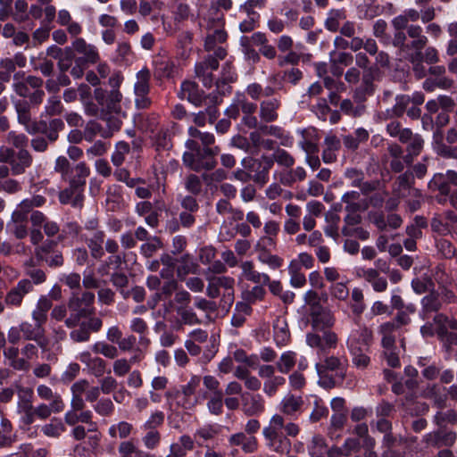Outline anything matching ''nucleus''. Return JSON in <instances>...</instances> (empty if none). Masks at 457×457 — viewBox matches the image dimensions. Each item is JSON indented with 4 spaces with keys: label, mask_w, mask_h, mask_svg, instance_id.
Returning <instances> with one entry per match:
<instances>
[{
    "label": "nucleus",
    "mask_w": 457,
    "mask_h": 457,
    "mask_svg": "<svg viewBox=\"0 0 457 457\" xmlns=\"http://www.w3.org/2000/svg\"><path fill=\"white\" fill-rule=\"evenodd\" d=\"M94 303V293L89 291L73 292L68 300V308L72 313L65 320L66 327L74 328L82 318L92 315L95 312Z\"/></svg>",
    "instance_id": "1"
},
{
    "label": "nucleus",
    "mask_w": 457,
    "mask_h": 457,
    "mask_svg": "<svg viewBox=\"0 0 457 457\" xmlns=\"http://www.w3.org/2000/svg\"><path fill=\"white\" fill-rule=\"evenodd\" d=\"M282 426L283 416L275 413L270 417L268 426L263 428L262 436L270 451L279 454H287L291 449V441L282 433Z\"/></svg>",
    "instance_id": "2"
},
{
    "label": "nucleus",
    "mask_w": 457,
    "mask_h": 457,
    "mask_svg": "<svg viewBox=\"0 0 457 457\" xmlns=\"http://www.w3.org/2000/svg\"><path fill=\"white\" fill-rule=\"evenodd\" d=\"M207 280V296L215 299L220 295L222 290L219 307L222 311L228 312L235 301V279L228 276H213L208 278Z\"/></svg>",
    "instance_id": "3"
},
{
    "label": "nucleus",
    "mask_w": 457,
    "mask_h": 457,
    "mask_svg": "<svg viewBox=\"0 0 457 457\" xmlns=\"http://www.w3.org/2000/svg\"><path fill=\"white\" fill-rule=\"evenodd\" d=\"M179 97L186 99L195 106H200L204 103L209 104L206 112L210 115L211 122L216 119V111L211 105H215L219 103V96L216 93H212L208 96H204L203 91L198 87V85L193 81H184L181 84Z\"/></svg>",
    "instance_id": "4"
},
{
    "label": "nucleus",
    "mask_w": 457,
    "mask_h": 457,
    "mask_svg": "<svg viewBox=\"0 0 457 457\" xmlns=\"http://www.w3.org/2000/svg\"><path fill=\"white\" fill-rule=\"evenodd\" d=\"M220 153L218 146L204 147L197 153L185 152L183 163L196 172L211 170L215 168L217 162L215 156Z\"/></svg>",
    "instance_id": "5"
},
{
    "label": "nucleus",
    "mask_w": 457,
    "mask_h": 457,
    "mask_svg": "<svg viewBox=\"0 0 457 457\" xmlns=\"http://www.w3.org/2000/svg\"><path fill=\"white\" fill-rule=\"evenodd\" d=\"M33 157L26 149L14 151L9 147L0 148V162L9 163L13 175H21L32 164Z\"/></svg>",
    "instance_id": "6"
},
{
    "label": "nucleus",
    "mask_w": 457,
    "mask_h": 457,
    "mask_svg": "<svg viewBox=\"0 0 457 457\" xmlns=\"http://www.w3.org/2000/svg\"><path fill=\"white\" fill-rule=\"evenodd\" d=\"M227 56V50L224 47H219L215 51V56L209 54L203 62H197L195 67V76L203 82L206 87H211L213 83L212 71L219 67V61Z\"/></svg>",
    "instance_id": "7"
},
{
    "label": "nucleus",
    "mask_w": 457,
    "mask_h": 457,
    "mask_svg": "<svg viewBox=\"0 0 457 457\" xmlns=\"http://www.w3.org/2000/svg\"><path fill=\"white\" fill-rule=\"evenodd\" d=\"M436 16V9L433 6H428L425 9L418 11L414 8L405 10L402 14L395 16L392 20V26L395 31L404 30L409 22H416L420 19L423 23L432 21Z\"/></svg>",
    "instance_id": "8"
},
{
    "label": "nucleus",
    "mask_w": 457,
    "mask_h": 457,
    "mask_svg": "<svg viewBox=\"0 0 457 457\" xmlns=\"http://www.w3.org/2000/svg\"><path fill=\"white\" fill-rule=\"evenodd\" d=\"M428 42V37L411 39L410 42H407L406 34L404 31L399 30L395 31L392 44L395 47L399 48L401 52L405 53L406 58H408V54H420L421 51L426 47Z\"/></svg>",
    "instance_id": "9"
},
{
    "label": "nucleus",
    "mask_w": 457,
    "mask_h": 457,
    "mask_svg": "<svg viewBox=\"0 0 457 457\" xmlns=\"http://www.w3.org/2000/svg\"><path fill=\"white\" fill-rule=\"evenodd\" d=\"M33 291V285L30 279H21L17 285L12 287L4 296V303L9 307L20 308L24 297Z\"/></svg>",
    "instance_id": "10"
},
{
    "label": "nucleus",
    "mask_w": 457,
    "mask_h": 457,
    "mask_svg": "<svg viewBox=\"0 0 457 457\" xmlns=\"http://www.w3.org/2000/svg\"><path fill=\"white\" fill-rule=\"evenodd\" d=\"M201 383V378L194 375L190 378L189 381L181 386V390L177 393L179 399V404L184 409L189 410L195 406L197 403V398L195 397L196 389L199 387Z\"/></svg>",
    "instance_id": "11"
},
{
    "label": "nucleus",
    "mask_w": 457,
    "mask_h": 457,
    "mask_svg": "<svg viewBox=\"0 0 457 457\" xmlns=\"http://www.w3.org/2000/svg\"><path fill=\"white\" fill-rule=\"evenodd\" d=\"M371 342L372 331L365 326L353 329L347 339V345L351 353L370 351Z\"/></svg>",
    "instance_id": "12"
},
{
    "label": "nucleus",
    "mask_w": 457,
    "mask_h": 457,
    "mask_svg": "<svg viewBox=\"0 0 457 457\" xmlns=\"http://www.w3.org/2000/svg\"><path fill=\"white\" fill-rule=\"evenodd\" d=\"M242 411L247 417L258 416L264 412L266 403L260 394L244 393L241 395Z\"/></svg>",
    "instance_id": "13"
},
{
    "label": "nucleus",
    "mask_w": 457,
    "mask_h": 457,
    "mask_svg": "<svg viewBox=\"0 0 457 457\" xmlns=\"http://www.w3.org/2000/svg\"><path fill=\"white\" fill-rule=\"evenodd\" d=\"M358 277L367 282L377 293H383L388 287L387 279L382 277L379 270L375 268L361 269L358 271Z\"/></svg>",
    "instance_id": "14"
},
{
    "label": "nucleus",
    "mask_w": 457,
    "mask_h": 457,
    "mask_svg": "<svg viewBox=\"0 0 457 457\" xmlns=\"http://www.w3.org/2000/svg\"><path fill=\"white\" fill-rule=\"evenodd\" d=\"M27 64V58L22 53L16 54L12 58H4L0 61V79L9 81L11 74L16 67L24 68Z\"/></svg>",
    "instance_id": "15"
},
{
    "label": "nucleus",
    "mask_w": 457,
    "mask_h": 457,
    "mask_svg": "<svg viewBox=\"0 0 457 457\" xmlns=\"http://www.w3.org/2000/svg\"><path fill=\"white\" fill-rule=\"evenodd\" d=\"M413 184L414 179L411 172L406 171L399 175L393 184V195L397 198H403L412 190L417 193V195L420 196V191L412 187Z\"/></svg>",
    "instance_id": "16"
},
{
    "label": "nucleus",
    "mask_w": 457,
    "mask_h": 457,
    "mask_svg": "<svg viewBox=\"0 0 457 457\" xmlns=\"http://www.w3.org/2000/svg\"><path fill=\"white\" fill-rule=\"evenodd\" d=\"M402 143L407 144V154L403 157V159L407 164H410L412 162L414 157L420 155V153L422 152L425 145V140L421 135L413 133L412 130L411 129L409 135H407L406 139Z\"/></svg>",
    "instance_id": "17"
},
{
    "label": "nucleus",
    "mask_w": 457,
    "mask_h": 457,
    "mask_svg": "<svg viewBox=\"0 0 457 457\" xmlns=\"http://www.w3.org/2000/svg\"><path fill=\"white\" fill-rule=\"evenodd\" d=\"M72 46L78 54L82 55L76 60V62L96 63L99 60L96 47L87 44L83 38H76Z\"/></svg>",
    "instance_id": "18"
},
{
    "label": "nucleus",
    "mask_w": 457,
    "mask_h": 457,
    "mask_svg": "<svg viewBox=\"0 0 457 457\" xmlns=\"http://www.w3.org/2000/svg\"><path fill=\"white\" fill-rule=\"evenodd\" d=\"M230 446H239L245 453H255L258 449V440L254 436H249L244 432H238L228 437Z\"/></svg>",
    "instance_id": "19"
},
{
    "label": "nucleus",
    "mask_w": 457,
    "mask_h": 457,
    "mask_svg": "<svg viewBox=\"0 0 457 457\" xmlns=\"http://www.w3.org/2000/svg\"><path fill=\"white\" fill-rule=\"evenodd\" d=\"M310 322L314 329L321 330L331 328L335 324V317L333 313L324 308L316 309L309 312Z\"/></svg>",
    "instance_id": "20"
},
{
    "label": "nucleus",
    "mask_w": 457,
    "mask_h": 457,
    "mask_svg": "<svg viewBox=\"0 0 457 457\" xmlns=\"http://www.w3.org/2000/svg\"><path fill=\"white\" fill-rule=\"evenodd\" d=\"M303 400L301 396L287 395L279 403L280 415L294 418L302 412Z\"/></svg>",
    "instance_id": "21"
},
{
    "label": "nucleus",
    "mask_w": 457,
    "mask_h": 457,
    "mask_svg": "<svg viewBox=\"0 0 457 457\" xmlns=\"http://www.w3.org/2000/svg\"><path fill=\"white\" fill-rule=\"evenodd\" d=\"M176 273L179 280H185L189 274H198L199 265L195 262L193 256L185 253L176 260Z\"/></svg>",
    "instance_id": "22"
},
{
    "label": "nucleus",
    "mask_w": 457,
    "mask_h": 457,
    "mask_svg": "<svg viewBox=\"0 0 457 457\" xmlns=\"http://www.w3.org/2000/svg\"><path fill=\"white\" fill-rule=\"evenodd\" d=\"M52 307L53 302L46 295H41L38 298L31 312L32 320L37 323V327L44 328V325L47 321L48 312Z\"/></svg>",
    "instance_id": "23"
},
{
    "label": "nucleus",
    "mask_w": 457,
    "mask_h": 457,
    "mask_svg": "<svg viewBox=\"0 0 457 457\" xmlns=\"http://www.w3.org/2000/svg\"><path fill=\"white\" fill-rule=\"evenodd\" d=\"M241 277L247 281L254 284L262 285V283L269 282V275L266 273L259 272L255 269L253 261H244L240 263Z\"/></svg>",
    "instance_id": "24"
},
{
    "label": "nucleus",
    "mask_w": 457,
    "mask_h": 457,
    "mask_svg": "<svg viewBox=\"0 0 457 457\" xmlns=\"http://www.w3.org/2000/svg\"><path fill=\"white\" fill-rule=\"evenodd\" d=\"M207 35L204 41V49L208 52L213 51L215 56V51L220 47L218 44L226 42L228 38V33L225 30V27L208 29Z\"/></svg>",
    "instance_id": "25"
},
{
    "label": "nucleus",
    "mask_w": 457,
    "mask_h": 457,
    "mask_svg": "<svg viewBox=\"0 0 457 457\" xmlns=\"http://www.w3.org/2000/svg\"><path fill=\"white\" fill-rule=\"evenodd\" d=\"M434 324L436 326V332L437 336L442 339L449 340V329L457 330V320L450 319L443 313H437L434 317Z\"/></svg>",
    "instance_id": "26"
},
{
    "label": "nucleus",
    "mask_w": 457,
    "mask_h": 457,
    "mask_svg": "<svg viewBox=\"0 0 457 457\" xmlns=\"http://www.w3.org/2000/svg\"><path fill=\"white\" fill-rule=\"evenodd\" d=\"M19 330L21 331L22 338L29 341L37 342L38 345L41 347L44 346L42 343V338L45 335V329L42 327H37V323L34 324L29 321H22L19 325Z\"/></svg>",
    "instance_id": "27"
},
{
    "label": "nucleus",
    "mask_w": 457,
    "mask_h": 457,
    "mask_svg": "<svg viewBox=\"0 0 457 457\" xmlns=\"http://www.w3.org/2000/svg\"><path fill=\"white\" fill-rule=\"evenodd\" d=\"M341 147L340 139L333 134H328L324 139V149L322 152V160L326 163L334 162L337 160V152Z\"/></svg>",
    "instance_id": "28"
},
{
    "label": "nucleus",
    "mask_w": 457,
    "mask_h": 457,
    "mask_svg": "<svg viewBox=\"0 0 457 457\" xmlns=\"http://www.w3.org/2000/svg\"><path fill=\"white\" fill-rule=\"evenodd\" d=\"M456 440V434L454 432H433L426 435L425 441L436 447L451 446Z\"/></svg>",
    "instance_id": "29"
},
{
    "label": "nucleus",
    "mask_w": 457,
    "mask_h": 457,
    "mask_svg": "<svg viewBox=\"0 0 457 457\" xmlns=\"http://www.w3.org/2000/svg\"><path fill=\"white\" fill-rule=\"evenodd\" d=\"M396 330L397 325L395 321H386L378 327V333L382 337L381 345L385 349L394 348Z\"/></svg>",
    "instance_id": "30"
},
{
    "label": "nucleus",
    "mask_w": 457,
    "mask_h": 457,
    "mask_svg": "<svg viewBox=\"0 0 457 457\" xmlns=\"http://www.w3.org/2000/svg\"><path fill=\"white\" fill-rule=\"evenodd\" d=\"M120 457H152L151 454L139 448L134 440H124L118 446Z\"/></svg>",
    "instance_id": "31"
},
{
    "label": "nucleus",
    "mask_w": 457,
    "mask_h": 457,
    "mask_svg": "<svg viewBox=\"0 0 457 457\" xmlns=\"http://www.w3.org/2000/svg\"><path fill=\"white\" fill-rule=\"evenodd\" d=\"M432 146L437 155L447 159H457V145L451 146L445 144L441 132L435 133Z\"/></svg>",
    "instance_id": "32"
},
{
    "label": "nucleus",
    "mask_w": 457,
    "mask_h": 457,
    "mask_svg": "<svg viewBox=\"0 0 457 457\" xmlns=\"http://www.w3.org/2000/svg\"><path fill=\"white\" fill-rule=\"evenodd\" d=\"M105 233L103 230H96L87 240V247L94 259L101 260L104 255L103 244L104 243Z\"/></svg>",
    "instance_id": "33"
},
{
    "label": "nucleus",
    "mask_w": 457,
    "mask_h": 457,
    "mask_svg": "<svg viewBox=\"0 0 457 457\" xmlns=\"http://www.w3.org/2000/svg\"><path fill=\"white\" fill-rule=\"evenodd\" d=\"M16 440L11 421L0 414V447H8Z\"/></svg>",
    "instance_id": "34"
},
{
    "label": "nucleus",
    "mask_w": 457,
    "mask_h": 457,
    "mask_svg": "<svg viewBox=\"0 0 457 457\" xmlns=\"http://www.w3.org/2000/svg\"><path fill=\"white\" fill-rule=\"evenodd\" d=\"M346 19V12L344 9H331L328 12L324 26L330 32H337L341 23Z\"/></svg>",
    "instance_id": "35"
},
{
    "label": "nucleus",
    "mask_w": 457,
    "mask_h": 457,
    "mask_svg": "<svg viewBox=\"0 0 457 457\" xmlns=\"http://www.w3.org/2000/svg\"><path fill=\"white\" fill-rule=\"evenodd\" d=\"M280 103L277 99H270L261 103L260 117L266 122H271L278 119V109Z\"/></svg>",
    "instance_id": "36"
},
{
    "label": "nucleus",
    "mask_w": 457,
    "mask_h": 457,
    "mask_svg": "<svg viewBox=\"0 0 457 457\" xmlns=\"http://www.w3.org/2000/svg\"><path fill=\"white\" fill-rule=\"evenodd\" d=\"M195 447L194 439L188 435L179 436L178 443H173L170 446V453L179 457H185L187 451H192Z\"/></svg>",
    "instance_id": "37"
},
{
    "label": "nucleus",
    "mask_w": 457,
    "mask_h": 457,
    "mask_svg": "<svg viewBox=\"0 0 457 457\" xmlns=\"http://www.w3.org/2000/svg\"><path fill=\"white\" fill-rule=\"evenodd\" d=\"M421 305V312L423 318H425L428 313L438 312L442 307V302L440 300L439 294L434 290L431 291L428 295L422 298Z\"/></svg>",
    "instance_id": "38"
},
{
    "label": "nucleus",
    "mask_w": 457,
    "mask_h": 457,
    "mask_svg": "<svg viewBox=\"0 0 457 457\" xmlns=\"http://www.w3.org/2000/svg\"><path fill=\"white\" fill-rule=\"evenodd\" d=\"M369 137L370 134L365 129L359 128L354 131V135L345 136L343 137V143L347 149L354 151L359 147L361 143L366 142Z\"/></svg>",
    "instance_id": "39"
},
{
    "label": "nucleus",
    "mask_w": 457,
    "mask_h": 457,
    "mask_svg": "<svg viewBox=\"0 0 457 457\" xmlns=\"http://www.w3.org/2000/svg\"><path fill=\"white\" fill-rule=\"evenodd\" d=\"M374 92L372 78L370 75H364L361 85L356 87L353 93V99L358 104L364 102L367 96Z\"/></svg>",
    "instance_id": "40"
},
{
    "label": "nucleus",
    "mask_w": 457,
    "mask_h": 457,
    "mask_svg": "<svg viewBox=\"0 0 457 457\" xmlns=\"http://www.w3.org/2000/svg\"><path fill=\"white\" fill-rule=\"evenodd\" d=\"M75 175L71 178L69 183L72 187L83 189L86 185V179L90 174V169L85 162H79L75 168Z\"/></svg>",
    "instance_id": "41"
},
{
    "label": "nucleus",
    "mask_w": 457,
    "mask_h": 457,
    "mask_svg": "<svg viewBox=\"0 0 457 457\" xmlns=\"http://www.w3.org/2000/svg\"><path fill=\"white\" fill-rule=\"evenodd\" d=\"M342 202L345 204V211L347 212H358L367 208V204H362L360 202V193L357 191L346 192L342 196Z\"/></svg>",
    "instance_id": "42"
},
{
    "label": "nucleus",
    "mask_w": 457,
    "mask_h": 457,
    "mask_svg": "<svg viewBox=\"0 0 457 457\" xmlns=\"http://www.w3.org/2000/svg\"><path fill=\"white\" fill-rule=\"evenodd\" d=\"M57 403H40L35 407L34 411V421L36 418L45 420H47L52 413H60L64 410L65 406L56 404Z\"/></svg>",
    "instance_id": "43"
},
{
    "label": "nucleus",
    "mask_w": 457,
    "mask_h": 457,
    "mask_svg": "<svg viewBox=\"0 0 457 457\" xmlns=\"http://www.w3.org/2000/svg\"><path fill=\"white\" fill-rule=\"evenodd\" d=\"M288 273L290 275V285L295 288H302L306 284V277L301 271V268L295 260H292L288 265Z\"/></svg>",
    "instance_id": "44"
},
{
    "label": "nucleus",
    "mask_w": 457,
    "mask_h": 457,
    "mask_svg": "<svg viewBox=\"0 0 457 457\" xmlns=\"http://www.w3.org/2000/svg\"><path fill=\"white\" fill-rule=\"evenodd\" d=\"M66 431L64 423L58 418H54L49 423L41 428V432L47 437L58 438Z\"/></svg>",
    "instance_id": "45"
},
{
    "label": "nucleus",
    "mask_w": 457,
    "mask_h": 457,
    "mask_svg": "<svg viewBox=\"0 0 457 457\" xmlns=\"http://www.w3.org/2000/svg\"><path fill=\"white\" fill-rule=\"evenodd\" d=\"M450 182L447 181L443 176L442 172L434 174L433 178L428 182V187L432 191H438L440 195L448 196L451 192Z\"/></svg>",
    "instance_id": "46"
},
{
    "label": "nucleus",
    "mask_w": 457,
    "mask_h": 457,
    "mask_svg": "<svg viewBox=\"0 0 457 457\" xmlns=\"http://www.w3.org/2000/svg\"><path fill=\"white\" fill-rule=\"evenodd\" d=\"M203 397L207 399V409L213 415H220L223 411V393L208 394L205 392Z\"/></svg>",
    "instance_id": "47"
},
{
    "label": "nucleus",
    "mask_w": 457,
    "mask_h": 457,
    "mask_svg": "<svg viewBox=\"0 0 457 457\" xmlns=\"http://www.w3.org/2000/svg\"><path fill=\"white\" fill-rule=\"evenodd\" d=\"M150 77V72L147 69H143L137 72V82L134 87L136 96L148 95Z\"/></svg>",
    "instance_id": "48"
},
{
    "label": "nucleus",
    "mask_w": 457,
    "mask_h": 457,
    "mask_svg": "<svg viewBox=\"0 0 457 457\" xmlns=\"http://www.w3.org/2000/svg\"><path fill=\"white\" fill-rule=\"evenodd\" d=\"M274 340L278 345H285L290 338L287 324L284 320H278L273 327Z\"/></svg>",
    "instance_id": "49"
},
{
    "label": "nucleus",
    "mask_w": 457,
    "mask_h": 457,
    "mask_svg": "<svg viewBox=\"0 0 457 457\" xmlns=\"http://www.w3.org/2000/svg\"><path fill=\"white\" fill-rule=\"evenodd\" d=\"M133 431V425L127 421H120L117 424L112 425L108 433L112 438L119 437L120 439L128 438Z\"/></svg>",
    "instance_id": "50"
},
{
    "label": "nucleus",
    "mask_w": 457,
    "mask_h": 457,
    "mask_svg": "<svg viewBox=\"0 0 457 457\" xmlns=\"http://www.w3.org/2000/svg\"><path fill=\"white\" fill-rule=\"evenodd\" d=\"M410 103L411 96L405 95L397 96L395 98V104L393 108L386 111V116L388 118L403 116Z\"/></svg>",
    "instance_id": "51"
},
{
    "label": "nucleus",
    "mask_w": 457,
    "mask_h": 457,
    "mask_svg": "<svg viewBox=\"0 0 457 457\" xmlns=\"http://www.w3.org/2000/svg\"><path fill=\"white\" fill-rule=\"evenodd\" d=\"M37 394L42 400L50 401V403H57L56 404L65 406L64 401L61 395L54 393L52 388L46 385H39L37 387Z\"/></svg>",
    "instance_id": "52"
},
{
    "label": "nucleus",
    "mask_w": 457,
    "mask_h": 457,
    "mask_svg": "<svg viewBox=\"0 0 457 457\" xmlns=\"http://www.w3.org/2000/svg\"><path fill=\"white\" fill-rule=\"evenodd\" d=\"M92 350L96 353H100L106 358L115 359L119 355V348L106 342H96Z\"/></svg>",
    "instance_id": "53"
},
{
    "label": "nucleus",
    "mask_w": 457,
    "mask_h": 457,
    "mask_svg": "<svg viewBox=\"0 0 457 457\" xmlns=\"http://www.w3.org/2000/svg\"><path fill=\"white\" fill-rule=\"evenodd\" d=\"M130 146L128 143L120 141L116 144L115 150L112 154V162L114 166L120 167L125 161V156L129 153Z\"/></svg>",
    "instance_id": "54"
},
{
    "label": "nucleus",
    "mask_w": 457,
    "mask_h": 457,
    "mask_svg": "<svg viewBox=\"0 0 457 457\" xmlns=\"http://www.w3.org/2000/svg\"><path fill=\"white\" fill-rule=\"evenodd\" d=\"M161 262L163 265L160 274L162 278H172L176 270V259L169 253L161 255Z\"/></svg>",
    "instance_id": "55"
},
{
    "label": "nucleus",
    "mask_w": 457,
    "mask_h": 457,
    "mask_svg": "<svg viewBox=\"0 0 457 457\" xmlns=\"http://www.w3.org/2000/svg\"><path fill=\"white\" fill-rule=\"evenodd\" d=\"M348 280L331 284L329 293L331 296L339 301H345L349 296Z\"/></svg>",
    "instance_id": "56"
},
{
    "label": "nucleus",
    "mask_w": 457,
    "mask_h": 457,
    "mask_svg": "<svg viewBox=\"0 0 457 457\" xmlns=\"http://www.w3.org/2000/svg\"><path fill=\"white\" fill-rule=\"evenodd\" d=\"M176 311L183 324L193 326L201 323V320L192 309L186 306H178Z\"/></svg>",
    "instance_id": "57"
},
{
    "label": "nucleus",
    "mask_w": 457,
    "mask_h": 457,
    "mask_svg": "<svg viewBox=\"0 0 457 457\" xmlns=\"http://www.w3.org/2000/svg\"><path fill=\"white\" fill-rule=\"evenodd\" d=\"M386 132L392 137H397L399 141L402 143L409 135L411 129L403 128L401 123L397 120H392L386 125Z\"/></svg>",
    "instance_id": "58"
},
{
    "label": "nucleus",
    "mask_w": 457,
    "mask_h": 457,
    "mask_svg": "<svg viewBox=\"0 0 457 457\" xmlns=\"http://www.w3.org/2000/svg\"><path fill=\"white\" fill-rule=\"evenodd\" d=\"M342 369L341 361L335 356H330L325 359L323 362L316 364V370L318 374L328 371H337Z\"/></svg>",
    "instance_id": "59"
},
{
    "label": "nucleus",
    "mask_w": 457,
    "mask_h": 457,
    "mask_svg": "<svg viewBox=\"0 0 457 457\" xmlns=\"http://www.w3.org/2000/svg\"><path fill=\"white\" fill-rule=\"evenodd\" d=\"M113 175L118 181L125 183L129 187H135L140 183H145L144 179L140 178H131L129 171L124 168L117 169Z\"/></svg>",
    "instance_id": "60"
},
{
    "label": "nucleus",
    "mask_w": 457,
    "mask_h": 457,
    "mask_svg": "<svg viewBox=\"0 0 457 457\" xmlns=\"http://www.w3.org/2000/svg\"><path fill=\"white\" fill-rule=\"evenodd\" d=\"M257 258L261 263L269 266L272 270L279 269L284 263V260L280 256L272 254L270 252L260 253Z\"/></svg>",
    "instance_id": "61"
},
{
    "label": "nucleus",
    "mask_w": 457,
    "mask_h": 457,
    "mask_svg": "<svg viewBox=\"0 0 457 457\" xmlns=\"http://www.w3.org/2000/svg\"><path fill=\"white\" fill-rule=\"evenodd\" d=\"M295 356L294 352L284 353L277 362L278 370L282 373H288L295 365Z\"/></svg>",
    "instance_id": "62"
},
{
    "label": "nucleus",
    "mask_w": 457,
    "mask_h": 457,
    "mask_svg": "<svg viewBox=\"0 0 457 457\" xmlns=\"http://www.w3.org/2000/svg\"><path fill=\"white\" fill-rule=\"evenodd\" d=\"M18 413L21 415L22 424L29 426L34 423L35 406L33 403L25 404H17Z\"/></svg>",
    "instance_id": "63"
},
{
    "label": "nucleus",
    "mask_w": 457,
    "mask_h": 457,
    "mask_svg": "<svg viewBox=\"0 0 457 457\" xmlns=\"http://www.w3.org/2000/svg\"><path fill=\"white\" fill-rule=\"evenodd\" d=\"M303 302L308 306V312H311L316 309H320L322 306L320 303V296L319 293L313 289H309L303 294Z\"/></svg>",
    "instance_id": "64"
}]
</instances>
